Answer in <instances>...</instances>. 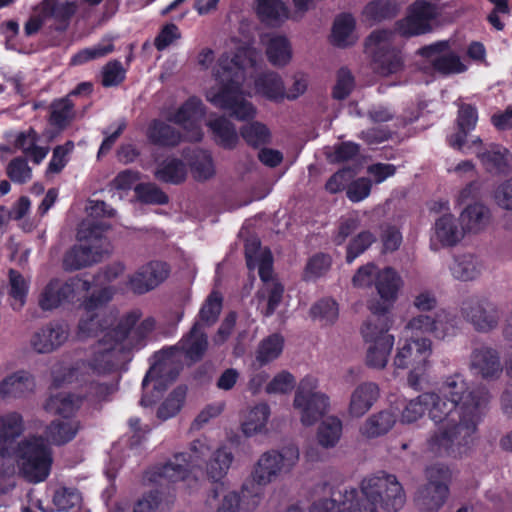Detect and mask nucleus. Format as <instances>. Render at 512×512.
I'll use <instances>...</instances> for the list:
<instances>
[{
    "label": "nucleus",
    "mask_w": 512,
    "mask_h": 512,
    "mask_svg": "<svg viewBox=\"0 0 512 512\" xmlns=\"http://www.w3.org/2000/svg\"><path fill=\"white\" fill-rule=\"evenodd\" d=\"M460 220L465 233H478L489 224L490 210L484 204L476 202L461 212Z\"/></svg>",
    "instance_id": "4c0bfd02"
},
{
    "label": "nucleus",
    "mask_w": 512,
    "mask_h": 512,
    "mask_svg": "<svg viewBox=\"0 0 512 512\" xmlns=\"http://www.w3.org/2000/svg\"><path fill=\"white\" fill-rule=\"evenodd\" d=\"M283 343V338L278 334L268 336L258 347L257 362L262 366L278 358L282 353Z\"/></svg>",
    "instance_id": "864d4df0"
},
{
    "label": "nucleus",
    "mask_w": 512,
    "mask_h": 512,
    "mask_svg": "<svg viewBox=\"0 0 512 512\" xmlns=\"http://www.w3.org/2000/svg\"><path fill=\"white\" fill-rule=\"evenodd\" d=\"M209 452L208 438L195 439L189 444L187 451L175 452L163 464L148 470L145 480L155 484H161L162 481L181 482L189 492H193L200 487L201 480L197 474L202 470Z\"/></svg>",
    "instance_id": "0eeeda50"
},
{
    "label": "nucleus",
    "mask_w": 512,
    "mask_h": 512,
    "mask_svg": "<svg viewBox=\"0 0 512 512\" xmlns=\"http://www.w3.org/2000/svg\"><path fill=\"white\" fill-rule=\"evenodd\" d=\"M148 139L155 145L173 147L182 140L181 133L162 120H153L147 130Z\"/></svg>",
    "instance_id": "a19ab883"
},
{
    "label": "nucleus",
    "mask_w": 512,
    "mask_h": 512,
    "mask_svg": "<svg viewBox=\"0 0 512 512\" xmlns=\"http://www.w3.org/2000/svg\"><path fill=\"white\" fill-rule=\"evenodd\" d=\"M72 365H65L64 363L56 364L52 369L53 384L60 386L64 383H79L81 387H85V394L83 398L86 399L91 405H96L108 399V397L115 391V386L106 383H99L94 379L98 374L88 371L78 373V380L75 376L72 381L70 379L69 368ZM82 396H75L74 394L60 392L52 394L45 404V409L53 414L59 415L62 419H73V415L80 407Z\"/></svg>",
    "instance_id": "423d86ee"
},
{
    "label": "nucleus",
    "mask_w": 512,
    "mask_h": 512,
    "mask_svg": "<svg viewBox=\"0 0 512 512\" xmlns=\"http://www.w3.org/2000/svg\"><path fill=\"white\" fill-rule=\"evenodd\" d=\"M206 126L214 142L226 150H233L239 144V134L234 123L226 116L210 114Z\"/></svg>",
    "instance_id": "7c9ffc66"
},
{
    "label": "nucleus",
    "mask_w": 512,
    "mask_h": 512,
    "mask_svg": "<svg viewBox=\"0 0 512 512\" xmlns=\"http://www.w3.org/2000/svg\"><path fill=\"white\" fill-rule=\"evenodd\" d=\"M113 50V45L110 39H105L103 42L99 43L96 46L89 47L81 50L77 54H75L71 62L74 65H81L90 60H95L101 57L106 56Z\"/></svg>",
    "instance_id": "bf43d9fd"
},
{
    "label": "nucleus",
    "mask_w": 512,
    "mask_h": 512,
    "mask_svg": "<svg viewBox=\"0 0 512 512\" xmlns=\"http://www.w3.org/2000/svg\"><path fill=\"white\" fill-rule=\"evenodd\" d=\"M448 271L455 281L475 282L483 275L485 264L481 257L474 253H456L448 263Z\"/></svg>",
    "instance_id": "bb28decb"
},
{
    "label": "nucleus",
    "mask_w": 512,
    "mask_h": 512,
    "mask_svg": "<svg viewBox=\"0 0 512 512\" xmlns=\"http://www.w3.org/2000/svg\"><path fill=\"white\" fill-rule=\"evenodd\" d=\"M254 84L256 93L269 100L279 101L285 98L283 81L275 72L263 73L255 78Z\"/></svg>",
    "instance_id": "79ce46f5"
},
{
    "label": "nucleus",
    "mask_w": 512,
    "mask_h": 512,
    "mask_svg": "<svg viewBox=\"0 0 512 512\" xmlns=\"http://www.w3.org/2000/svg\"><path fill=\"white\" fill-rule=\"evenodd\" d=\"M403 287L404 280L396 269L381 268L375 285L379 299H371L367 303L371 317H383L387 314L398 300Z\"/></svg>",
    "instance_id": "a211bd4d"
},
{
    "label": "nucleus",
    "mask_w": 512,
    "mask_h": 512,
    "mask_svg": "<svg viewBox=\"0 0 512 512\" xmlns=\"http://www.w3.org/2000/svg\"><path fill=\"white\" fill-rule=\"evenodd\" d=\"M155 177L163 182L179 184L186 178V165L180 159L168 157L158 164Z\"/></svg>",
    "instance_id": "37998d69"
},
{
    "label": "nucleus",
    "mask_w": 512,
    "mask_h": 512,
    "mask_svg": "<svg viewBox=\"0 0 512 512\" xmlns=\"http://www.w3.org/2000/svg\"><path fill=\"white\" fill-rule=\"evenodd\" d=\"M73 104L68 98L60 99L52 104L50 121L58 127L65 126L73 117Z\"/></svg>",
    "instance_id": "69168bd1"
},
{
    "label": "nucleus",
    "mask_w": 512,
    "mask_h": 512,
    "mask_svg": "<svg viewBox=\"0 0 512 512\" xmlns=\"http://www.w3.org/2000/svg\"><path fill=\"white\" fill-rule=\"evenodd\" d=\"M460 311L464 319L479 332L496 329L501 319V307L483 296H471L465 299Z\"/></svg>",
    "instance_id": "6ab92c4d"
},
{
    "label": "nucleus",
    "mask_w": 512,
    "mask_h": 512,
    "mask_svg": "<svg viewBox=\"0 0 512 512\" xmlns=\"http://www.w3.org/2000/svg\"><path fill=\"white\" fill-rule=\"evenodd\" d=\"M393 11L394 5L390 1L374 0L365 6L363 16L368 21L380 22L390 17Z\"/></svg>",
    "instance_id": "680f3d73"
},
{
    "label": "nucleus",
    "mask_w": 512,
    "mask_h": 512,
    "mask_svg": "<svg viewBox=\"0 0 512 512\" xmlns=\"http://www.w3.org/2000/svg\"><path fill=\"white\" fill-rule=\"evenodd\" d=\"M186 398V388L179 386L175 388L168 397L161 403L157 410V417L163 421L178 414Z\"/></svg>",
    "instance_id": "603ef678"
},
{
    "label": "nucleus",
    "mask_w": 512,
    "mask_h": 512,
    "mask_svg": "<svg viewBox=\"0 0 512 512\" xmlns=\"http://www.w3.org/2000/svg\"><path fill=\"white\" fill-rule=\"evenodd\" d=\"M431 393L436 399L430 419L438 428L427 439V451L436 456H461L474 442L488 393L475 389L461 373L445 377Z\"/></svg>",
    "instance_id": "f03ea898"
},
{
    "label": "nucleus",
    "mask_w": 512,
    "mask_h": 512,
    "mask_svg": "<svg viewBox=\"0 0 512 512\" xmlns=\"http://www.w3.org/2000/svg\"><path fill=\"white\" fill-rule=\"evenodd\" d=\"M222 308V297L218 292H212L206 302L203 304L199 312L200 320L207 324H213L221 311Z\"/></svg>",
    "instance_id": "0e129e2a"
},
{
    "label": "nucleus",
    "mask_w": 512,
    "mask_h": 512,
    "mask_svg": "<svg viewBox=\"0 0 512 512\" xmlns=\"http://www.w3.org/2000/svg\"><path fill=\"white\" fill-rule=\"evenodd\" d=\"M405 503L403 488L395 475L379 472L365 478L361 490L333 491L331 498L313 502L310 512L398 511Z\"/></svg>",
    "instance_id": "20e7f679"
},
{
    "label": "nucleus",
    "mask_w": 512,
    "mask_h": 512,
    "mask_svg": "<svg viewBox=\"0 0 512 512\" xmlns=\"http://www.w3.org/2000/svg\"><path fill=\"white\" fill-rule=\"evenodd\" d=\"M380 396L379 386L374 382L358 384L350 394L347 412L351 418H361L374 406Z\"/></svg>",
    "instance_id": "c756f323"
},
{
    "label": "nucleus",
    "mask_w": 512,
    "mask_h": 512,
    "mask_svg": "<svg viewBox=\"0 0 512 512\" xmlns=\"http://www.w3.org/2000/svg\"><path fill=\"white\" fill-rule=\"evenodd\" d=\"M466 151H469L467 154H476L481 164L489 172H505L512 161V155L506 148L497 144L483 145L479 137L471 140Z\"/></svg>",
    "instance_id": "4be33fe9"
},
{
    "label": "nucleus",
    "mask_w": 512,
    "mask_h": 512,
    "mask_svg": "<svg viewBox=\"0 0 512 512\" xmlns=\"http://www.w3.org/2000/svg\"><path fill=\"white\" fill-rule=\"evenodd\" d=\"M375 240L376 237L372 232H360L347 246V263H352L357 257L364 253L375 242Z\"/></svg>",
    "instance_id": "13d9d810"
},
{
    "label": "nucleus",
    "mask_w": 512,
    "mask_h": 512,
    "mask_svg": "<svg viewBox=\"0 0 512 512\" xmlns=\"http://www.w3.org/2000/svg\"><path fill=\"white\" fill-rule=\"evenodd\" d=\"M380 269L374 263H367L359 267L352 277L353 286L361 289L375 287Z\"/></svg>",
    "instance_id": "052dcab7"
},
{
    "label": "nucleus",
    "mask_w": 512,
    "mask_h": 512,
    "mask_svg": "<svg viewBox=\"0 0 512 512\" xmlns=\"http://www.w3.org/2000/svg\"><path fill=\"white\" fill-rule=\"evenodd\" d=\"M391 34H370L365 42V52L372 57L374 69L387 76L402 69L403 59L392 46Z\"/></svg>",
    "instance_id": "aec40b11"
},
{
    "label": "nucleus",
    "mask_w": 512,
    "mask_h": 512,
    "mask_svg": "<svg viewBox=\"0 0 512 512\" xmlns=\"http://www.w3.org/2000/svg\"><path fill=\"white\" fill-rule=\"evenodd\" d=\"M81 494L75 488L59 487L55 490L52 502L57 511H67L80 505Z\"/></svg>",
    "instance_id": "6e6d98bb"
},
{
    "label": "nucleus",
    "mask_w": 512,
    "mask_h": 512,
    "mask_svg": "<svg viewBox=\"0 0 512 512\" xmlns=\"http://www.w3.org/2000/svg\"><path fill=\"white\" fill-rule=\"evenodd\" d=\"M114 289L105 286L86 296L80 306L84 313L78 323L77 336L79 339L98 338L93 345L87 361H78L69 368L70 379L85 370L102 375L115 370L125 359L128 352L138 347L142 340L155 328V319H142V311L134 308L125 312L114 325L115 316L112 312L99 311L108 304Z\"/></svg>",
    "instance_id": "f257e3e1"
},
{
    "label": "nucleus",
    "mask_w": 512,
    "mask_h": 512,
    "mask_svg": "<svg viewBox=\"0 0 512 512\" xmlns=\"http://www.w3.org/2000/svg\"><path fill=\"white\" fill-rule=\"evenodd\" d=\"M29 290L28 281L18 271H9V296L12 298V308L18 310L25 303Z\"/></svg>",
    "instance_id": "5fc2aeb1"
},
{
    "label": "nucleus",
    "mask_w": 512,
    "mask_h": 512,
    "mask_svg": "<svg viewBox=\"0 0 512 512\" xmlns=\"http://www.w3.org/2000/svg\"><path fill=\"white\" fill-rule=\"evenodd\" d=\"M23 431L22 417L18 413H9L0 417V454L9 456L15 450V439Z\"/></svg>",
    "instance_id": "f704fd0d"
},
{
    "label": "nucleus",
    "mask_w": 512,
    "mask_h": 512,
    "mask_svg": "<svg viewBox=\"0 0 512 512\" xmlns=\"http://www.w3.org/2000/svg\"><path fill=\"white\" fill-rule=\"evenodd\" d=\"M234 459L235 456L228 445L221 444L214 451L210 445V452L203 462L207 477L214 482L222 480L228 474Z\"/></svg>",
    "instance_id": "2f4dec72"
},
{
    "label": "nucleus",
    "mask_w": 512,
    "mask_h": 512,
    "mask_svg": "<svg viewBox=\"0 0 512 512\" xmlns=\"http://www.w3.org/2000/svg\"><path fill=\"white\" fill-rule=\"evenodd\" d=\"M205 114L202 101L196 97L189 98L178 110L168 116V120L181 126L189 141H200L203 137L201 119Z\"/></svg>",
    "instance_id": "412c9836"
},
{
    "label": "nucleus",
    "mask_w": 512,
    "mask_h": 512,
    "mask_svg": "<svg viewBox=\"0 0 512 512\" xmlns=\"http://www.w3.org/2000/svg\"><path fill=\"white\" fill-rule=\"evenodd\" d=\"M240 135L247 145L258 148L271 142V132L262 122L252 121L240 128Z\"/></svg>",
    "instance_id": "de8ad7c7"
},
{
    "label": "nucleus",
    "mask_w": 512,
    "mask_h": 512,
    "mask_svg": "<svg viewBox=\"0 0 512 512\" xmlns=\"http://www.w3.org/2000/svg\"><path fill=\"white\" fill-rule=\"evenodd\" d=\"M384 317H368L361 325L360 334L365 345V364L374 370H383L391 357L395 337Z\"/></svg>",
    "instance_id": "9b49d317"
},
{
    "label": "nucleus",
    "mask_w": 512,
    "mask_h": 512,
    "mask_svg": "<svg viewBox=\"0 0 512 512\" xmlns=\"http://www.w3.org/2000/svg\"><path fill=\"white\" fill-rule=\"evenodd\" d=\"M15 145L36 164L41 163L49 152L48 147L37 145V134L33 129L19 133L16 137Z\"/></svg>",
    "instance_id": "49530a36"
},
{
    "label": "nucleus",
    "mask_w": 512,
    "mask_h": 512,
    "mask_svg": "<svg viewBox=\"0 0 512 512\" xmlns=\"http://www.w3.org/2000/svg\"><path fill=\"white\" fill-rule=\"evenodd\" d=\"M424 58L422 69L434 70L443 75H454L466 72L469 64L465 58L451 46L448 41H439L419 50Z\"/></svg>",
    "instance_id": "dca6fc26"
},
{
    "label": "nucleus",
    "mask_w": 512,
    "mask_h": 512,
    "mask_svg": "<svg viewBox=\"0 0 512 512\" xmlns=\"http://www.w3.org/2000/svg\"><path fill=\"white\" fill-rule=\"evenodd\" d=\"M245 255L249 270L258 269L259 276L263 281V287L258 293L260 302H266V308L262 311L265 316H270L281 302L283 286L272 277L273 259L271 252L262 248L256 237H250L245 243Z\"/></svg>",
    "instance_id": "9d476101"
},
{
    "label": "nucleus",
    "mask_w": 512,
    "mask_h": 512,
    "mask_svg": "<svg viewBox=\"0 0 512 512\" xmlns=\"http://www.w3.org/2000/svg\"><path fill=\"white\" fill-rule=\"evenodd\" d=\"M109 227L102 220H84L77 233L79 244L72 247L64 256V269L75 271L100 261L102 256L109 252L110 245L103 237Z\"/></svg>",
    "instance_id": "6e6552de"
},
{
    "label": "nucleus",
    "mask_w": 512,
    "mask_h": 512,
    "mask_svg": "<svg viewBox=\"0 0 512 512\" xmlns=\"http://www.w3.org/2000/svg\"><path fill=\"white\" fill-rule=\"evenodd\" d=\"M75 10L76 6L71 2L57 4L55 0H44L42 3V12L44 15H32L25 24V32H37L40 30L45 17L48 15H62L63 17H69L74 14Z\"/></svg>",
    "instance_id": "58836bf2"
},
{
    "label": "nucleus",
    "mask_w": 512,
    "mask_h": 512,
    "mask_svg": "<svg viewBox=\"0 0 512 512\" xmlns=\"http://www.w3.org/2000/svg\"><path fill=\"white\" fill-rule=\"evenodd\" d=\"M261 54L249 45L238 46L232 58L223 54L214 71L216 84L206 91V100L216 108L226 110L239 121L253 119L256 108L246 99L247 78L258 71Z\"/></svg>",
    "instance_id": "7ed1b4c3"
},
{
    "label": "nucleus",
    "mask_w": 512,
    "mask_h": 512,
    "mask_svg": "<svg viewBox=\"0 0 512 512\" xmlns=\"http://www.w3.org/2000/svg\"><path fill=\"white\" fill-rule=\"evenodd\" d=\"M270 407L266 403H259L250 408L241 421V431L246 437L266 434L270 418Z\"/></svg>",
    "instance_id": "c9c22d12"
},
{
    "label": "nucleus",
    "mask_w": 512,
    "mask_h": 512,
    "mask_svg": "<svg viewBox=\"0 0 512 512\" xmlns=\"http://www.w3.org/2000/svg\"><path fill=\"white\" fill-rule=\"evenodd\" d=\"M135 194L141 202L147 204H165L168 201L166 194L151 183L137 185Z\"/></svg>",
    "instance_id": "338daca9"
},
{
    "label": "nucleus",
    "mask_w": 512,
    "mask_h": 512,
    "mask_svg": "<svg viewBox=\"0 0 512 512\" xmlns=\"http://www.w3.org/2000/svg\"><path fill=\"white\" fill-rule=\"evenodd\" d=\"M68 329L60 323H48L35 331L30 338L31 348L39 354H48L65 343Z\"/></svg>",
    "instance_id": "c85d7f7f"
},
{
    "label": "nucleus",
    "mask_w": 512,
    "mask_h": 512,
    "mask_svg": "<svg viewBox=\"0 0 512 512\" xmlns=\"http://www.w3.org/2000/svg\"><path fill=\"white\" fill-rule=\"evenodd\" d=\"M311 316L325 324L333 323L338 318V306L332 299H322L311 308Z\"/></svg>",
    "instance_id": "e2e57ef3"
},
{
    "label": "nucleus",
    "mask_w": 512,
    "mask_h": 512,
    "mask_svg": "<svg viewBox=\"0 0 512 512\" xmlns=\"http://www.w3.org/2000/svg\"><path fill=\"white\" fill-rule=\"evenodd\" d=\"M465 231L462 224L452 213H445L436 218L431 236V247L438 250L439 247H453L462 241Z\"/></svg>",
    "instance_id": "393cba45"
},
{
    "label": "nucleus",
    "mask_w": 512,
    "mask_h": 512,
    "mask_svg": "<svg viewBox=\"0 0 512 512\" xmlns=\"http://www.w3.org/2000/svg\"><path fill=\"white\" fill-rule=\"evenodd\" d=\"M34 381L31 375L23 370L16 371L0 382V395L2 397H21L32 391Z\"/></svg>",
    "instance_id": "ea45409f"
},
{
    "label": "nucleus",
    "mask_w": 512,
    "mask_h": 512,
    "mask_svg": "<svg viewBox=\"0 0 512 512\" xmlns=\"http://www.w3.org/2000/svg\"><path fill=\"white\" fill-rule=\"evenodd\" d=\"M169 272L166 263L149 262L129 277L128 287L135 294H145L159 286L168 277Z\"/></svg>",
    "instance_id": "b1692460"
},
{
    "label": "nucleus",
    "mask_w": 512,
    "mask_h": 512,
    "mask_svg": "<svg viewBox=\"0 0 512 512\" xmlns=\"http://www.w3.org/2000/svg\"><path fill=\"white\" fill-rule=\"evenodd\" d=\"M437 16L438 9L435 5L425 0H417L408 7L407 15L400 24V32H430Z\"/></svg>",
    "instance_id": "a878e982"
},
{
    "label": "nucleus",
    "mask_w": 512,
    "mask_h": 512,
    "mask_svg": "<svg viewBox=\"0 0 512 512\" xmlns=\"http://www.w3.org/2000/svg\"><path fill=\"white\" fill-rule=\"evenodd\" d=\"M435 396L430 392H424L412 399H403L391 409L395 412L397 420L401 424L409 425L423 418L426 412L430 416L435 402Z\"/></svg>",
    "instance_id": "cd10ccee"
},
{
    "label": "nucleus",
    "mask_w": 512,
    "mask_h": 512,
    "mask_svg": "<svg viewBox=\"0 0 512 512\" xmlns=\"http://www.w3.org/2000/svg\"><path fill=\"white\" fill-rule=\"evenodd\" d=\"M91 288L90 280L80 276L71 277L66 281L55 278L41 290L38 303L43 310H53L64 304L78 302Z\"/></svg>",
    "instance_id": "2eb2a0df"
},
{
    "label": "nucleus",
    "mask_w": 512,
    "mask_h": 512,
    "mask_svg": "<svg viewBox=\"0 0 512 512\" xmlns=\"http://www.w3.org/2000/svg\"><path fill=\"white\" fill-rule=\"evenodd\" d=\"M449 477V469L442 464H434L426 469L428 483L416 495L420 512H437L443 506L448 495Z\"/></svg>",
    "instance_id": "f3484780"
},
{
    "label": "nucleus",
    "mask_w": 512,
    "mask_h": 512,
    "mask_svg": "<svg viewBox=\"0 0 512 512\" xmlns=\"http://www.w3.org/2000/svg\"><path fill=\"white\" fill-rule=\"evenodd\" d=\"M319 381L307 375L299 382L294 399L293 409L304 426L316 424L330 408L329 397L318 390Z\"/></svg>",
    "instance_id": "ddd939ff"
},
{
    "label": "nucleus",
    "mask_w": 512,
    "mask_h": 512,
    "mask_svg": "<svg viewBox=\"0 0 512 512\" xmlns=\"http://www.w3.org/2000/svg\"><path fill=\"white\" fill-rule=\"evenodd\" d=\"M256 14L268 27H280L292 15L287 4L282 0H256Z\"/></svg>",
    "instance_id": "72a5a7b5"
},
{
    "label": "nucleus",
    "mask_w": 512,
    "mask_h": 512,
    "mask_svg": "<svg viewBox=\"0 0 512 512\" xmlns=\"http://www.w3.org/2000/svg\"><path fill=\"white\" fill-rule=\"evenodd\" d=\"M469 367L473 374L488 381L497 380L503 372L500 353L488 345H481L472 350Z\"/></svg>",
    "instance_id": "5701e85b"
},
{
    "label": "nucleus",
    "mask_w": 512,
    "mask_h": 512,
    "mask_svg": "<svg viewBox=\"0 0 512 512\" xmlns=\"http://www.w3.org/2000/svg\"><path fill=\"white\" fill-rule=\"evenodd\" d=\"M397 421L395 412L385 409L370 415L361 425L360 433L365 438H377L388 433Z\"/></svg>",
    "instance_id": "e433bc0d"
},
{
    "label": "nucleus",
    "mask_w": 512,
    "mask_h": 512,
    "mask_svg": "<svg viewBox=\"0 0 512 512\" xmlns=\"http://www.w3.org/2000/svg\"><path fill=\"white\" fill-rule=\"evenodd\" d=\"M266 54L270 63L277 67L287 65L292 58L291 46L282 34H274L273 37L269 38Z\"/></svg>",
    "instance_id": "c03bdc74"
},
{
    "label": "nucleus",
    "mask_w": 512,
    "mask_h": 512,
    "mask_svg": "<svg viewBox=\"0 0 512 512\" xmlns=\"http://www.w3.org/2000/svg\"><path fill=\"white\" fill-rule=\"evenodd\" d=\"M208 346L207 336L201 324L195 323L189 334L181 339L176 347H171L156 355V362L150 367L143 381L142 406L152 405L166 386L176 379L180 366L175 364L176 352L181 350L186 358L197 361L202 358Z\"/></svg>",
    "instance_id": "39448f33"
},
{
    "label": "nucleus",
    "mask_w": 512,
    "mask_h": 512,
    "mask_svg": "<svg viewBox=\"0 0 512 512\" xmlns=\"http://www.w3.org/2000/svg\"><path fill=\"white\" fill-rule=\"evenodd\" d=\"M76 419H62L53 421L47 428V436L54 444H64L72 440L79 430Z\"/></svg>",
    "instance_id": "a18cd8bd"
},
{
    "label": "nucleus",
    "mask_w": 512,
    "mask_h": 512,
    "mask_svg": "<svg viewBox=\"0 0 512 512\" xmlns=\"http://www.w3.org/2000/svg\"><path fill=\"white\" fill-rule=\"evenodd\" d=\"M342 435V422L339 418L331 416L321 422L317 430L318 443L324 448H333Z\"/></svg>",
    "instance_id": "09e8293b"
},
{
    "label": "nucleus",
    "mask_w": 512,
    "mask_h": 512,
    "mask_svg": "<svg viewBox=\"0 0 512 512\" xmlns=\"http://www.w3.org/2000/svg\"><path fill=\"white\" fill-rule=\"evenodd\" d=\"M299 459V449L293 444L265 451L253 466V482L258 486H267L278 478L290 474Z\"/></svg>",
    "instance_id": "f8f14e48"
},
{
    "label": "nucleus",
    "mask_w": 512,
    "mask_h": 512,
    "mask_svg": "<svg viewBox=\"0 0 512 512\" xmlns=\"http://www.w3.org/2000/svg\"><path fill=\"white\" fill-rule=\"evenodd\" d=\"M477 120L476 109L469 104H462L459 107L457 119L459 131L448 137L449 145L462 153H468L469 151H466V148L471 144V141H467L466 137L468 132L475 128Z\"/></svg>",
    "instance_id": "473e14b6"
},
{
    "label": "nucleus",
    "mask_w": 512,
    "mask_h": 512,
    "mask_svg": "<svg viewBox=\"0 0 512 512\" xmlns=\"http://www.w3.org/2000/svg\"><path fill=\"white\" fill-rule=\"evenodd\" d=\"M432 341L428 338L400 337L392 359L395 370H409L407 383L414 390H421L427 383L431 365Z\"/></svg>",
    "instance_id": "1a4fd4ad"
},
{
    "label": "nucleus",
    "mask_w": 512,
    "mask_h": 512,
    "mask_svg": "<svg viewBox=\"0 0 512 512\" xmlns=\"http://www.w3.org/2000/svg\"><path fill=\"white\" fill-rule=\"evenodd\" d=\"M432 336L437 339H445L453 336L457 330V316L448 310L442 309L433 315Z\"/></svg>",
    "instance_id": "3c124183"
},
{
    "label": "nucleus",
    "mask_w": 512,
    "mask_h": 512,
    "mask_svg": "<svg viewBox=\"0 0 512 512\" xmlns=\"http://www.w3.org/2000/svg\"><path fill=\"white\" fill-rule=\"evenodd\" d=\"M193 176L200 181L207 180L215 174L212 155L206 150H195L189 158Z\"/></svg>",
    "instance_id": "8fccbe9b"
},
{
    "label": "nucleus",
    "mask_w": 512,
    "mask_h": 512,
    "mask_svg": "<svg viewBox=\"0 0 512 512\" xmlns=\"http://www.w3.org/2000/svg\"><path fill=\"white\" fill-rule=\"evenodd\" d=\"M170 501L164 499L158 491L144 495L134 507V512H164L169 508Z\"/></svg>",
    "instance_id": "4d7b16f0"
},
{
    "label": "nucleus",
    "mask_w": 512,
    "mask_h": 512,
    "mask_svg": "<svg viewBox=\"0 0 512 512\" xmlns=\"http://www.w3.org/2000/svg\"><path fill=\"white\" fill-rule=\"evenodd\" d=\"M20 472L32 483L44 481L51 469L52 455L49 446L42 437H30L17 447Z\"/></svg>",
    "instance_id": "4468645a"
},
{
    "label": "nucleus",
    "mask_w": 512,
    "mask_h": 512,
    "mask_svg": "<svg viewBox=\"0 0 512 512\" xmlns=\"http://www.w3.org/2000/svg\"><path fill=\"white\" fill-rule=\"evenodd\" d=\"M331 266L330 256L319 253L311 257L305 268V278L315 280L327 273Z\"/></svg>",
    "instance_id": "774afa93"
}]
</instances>
